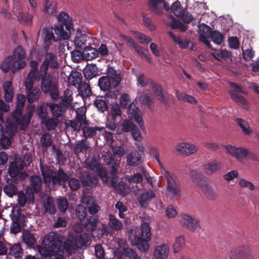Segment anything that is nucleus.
I'll return each mask as SVG.
<instances>
[{
    "label": "nucleus",
    "mask_w": 259,
    "mask_h": 259,
    "mask_svg": "<svg viewBox=\"0 0 259 259\" xmlns=\"http://www.w3.org/2000/svg\"><path fill=\"white\" fill-rule=\"evenodd\" d=\"M45 11L48 15H52L57 12V2L45 0Z\"/></svg>",
    "instance_id": "nucleus-53"
},
{
    "label": "nucleus",
    "mask_w": 259,
    "mask_h": 259,
    "mask_svg": "<svg viewBox=\"0 0 259 259\" xmlns=\"http://www.w3.org/2000/svg\"><path fill=\"white\" fill-rule=\"evenodd\" d=\"M94 105L101 112H104L108 110V101L102 97L96 98L94 101Z\"/></svg>",
    "instance_id": "nucleus-47"
},
{
    "label": "nucleus",
    "mask_w": 259,
    "mask_h": 259,
    "mask_svg": "<svg viewBox=\"0 0 259 259\" xmlns=\"http://www.w3.org/2000/svg\"><path fill=\"white\" fill-rule=\"evenodd\" d=\"M42 74L43 72L39 71L38 70L30 69L24 84H28L29 86L34 85V80L39 81L41 80Z\"/></svg>",
    "instance_id": "nucleus-31"
},
{
    "label": "nucleus",
    "mask_w": 259,
    "mask_h": 259,
    "mask_svg": "<svg viewBox=\"0 0 259 259\" xmlns=\"http://www.w3.org/2000/svg\"><path fill=\"white\" fill-rule=\"evenodd\" d=\"M127 113L128 116L132 118H134L138 123L140 128L142 131L145 130L144 121L141 117V113L139 108L134 104H130L128 105Z\"/></svg>",
    "instance_id": "nucleus-17"
},
{
    "label": "nucleus",
    "mask_w": 259,
    "mask_h": 259,
    "mask_svg": "<svg viewBox=\"0 0 259 259\" xmlns=\"http://www.w3.org/2000/svg\"><path fill=\"white\" fill-rule=\"evenodd\" d=\"M108 224L109 226L115 231H120L123 228L122 223L113 214H109Z\"/></svg>",
    "instance_id": "nucleus-46"
},
{
    "label": "nucleus",
    "mask_w": 259,
    "mask_h": 259,
    "mask_svg": "<svg viewBox=\"0 0 259 259\" xmlns=\"http://www.w3.org/2000/svg\"><path fill=\"white\" fill-rule=\"evenodd\" d=\"M22 241L29 248H34L36 242L33 234L28 230L23 232L22 234Z\"/></svg>",
    "instance_id": "nucleus-38"
},
{
    "label": "nucleus",
    "mask_w": 259,
    "mask_h": 259,
    "mask_svg": "<svg viewBox=\"0 0 259 259\" xmlns=\"http://www.w3.org/2000/svg\"><path fill=\"white\" fill-rule=\"evenodd\" d=\"M47 106L50 108L52 114L56 117L63 116L66 110V107L62 104L49 102L47 103Z\"/></svg>",
    "instance_id": "nucleus-27"
},
{
    "label": "nucleus",
    "mask_w": 259,
    "mask_h": 259,
    "mask_svg": "<svg viewBox=\"0 0 259 259\" xmlns=\"http://www.w3.org/2000/svg\"><path fill=\"white\" fill-rule=\"evenodd\" d=\"M139 101L142 104L144 105L148 109L151 110H153L154 106L153 99L148 94H145L141 96L139 98Z\"/></svg>",
    "instance_id": "nucleus-52"
},
{
    "label": "nucleus",
    "mask_w": 259,
    "mask_h": 259,
    "mask_svg": "<svg viewBox=\"0 0 259 259\" xmlns=\"http://www.w3.org/2000/svg\"><path fill=\"white\" fill-rule=\"evenodd\" d=\"M57 207L60 211L65 212L68 208L69 203L65 197H60L57 200Z\"/></svg>",
    "instance_id": "nucleus-57"
},
{
    "label": "nucleus",
    "mask_w": 259,
    "mask_h": 259,
    "mask_svg": "<svg viewBox=\"0 0 259 259\" xmlns=\"http://www.w3.org/2000/svg\"><path fill=\"white\" fill-rule=\"evenodd\" d=\"M83 55L87 60H92L98 56V52L91 46L85 47L82 52Z\"/></svg>",
    "instance_id": "nucleus-43"
},
{
    "label": "nucleus",
    "mask_w": 259,
    "mask_h": 259,
    "mask_svg": "<svg viewBox=\"0 0 259 259\" xmlns=\"http://www.w3.org/2000/svg\"><path fill=\"white\" fill-rule=\"evenodd\" d=\"M75 214L80 222L84 221L87 216V209L82 205H78L75 209Z\"/></svg>",
    "instance_id": "nucleus-63"
},
{
    "label": "nucleus",
    "mask_w": 259,
    "mask_h": 259,
    "mask_svg": "<svg viewBox=\"0 0 259 259\" xmlns=\"http://www.w3.org/2000/svg\"><path fill=\"white\" fill-rule=\"evenodd\" d=\"M224 35L218 30L212 31L210 34L211 40L215 44L220 45L224 40Z\"/></svg>",
    "instance_id": "nucleus-56"
},
{
    "label": "nucleus",
    "mask_w": 259,
    "mask_h": 259,
    "mask_svg": "<svg viewBox=\"0 0 259 259\" xmlns=\"http://www.w3.org/2000/svg\"><path fill=\"white\" fill-rule=\"evenodd\" d=\"M169 252V248L166 244L157 246L154 252V256L157 259H165Z\"/></svg>",
    "instance_id": "nucleus-36"
},
{
    "label": "nucleus",
    "mask_w": 259,
    "mask_h": 259,
    "mask_svg": "<svg viewBox=\"0 0 259 259\" xmlns=\"http://www.w3.org/2000/svg\"><path fill=\"white\" fill-rule=\"evenodd\" d=\"M120 161L113 158H110L108 168L110 171L112 178L116 177V175L117 173L119 167Z\"/></svg>",
    "instance_id": "nucleus-48"
},
{
    "label": "nucleus",
    "mask_w": 259,
    "mask_h": 259,
    "mask_svg": "<svg viewBox=\"0 0 259 259\" xmlns=\"http://www.w3.org/2000/svg\"><path fill=\"white\" fill-rule=\"evenodd\" d=\"M111 182L113 188L118 194L123 196L127 194L126 184L118 179L117 177L111 178Z\"/></svg>",
    "instance_id": "nucleus-28"
},
{
    "label": "nucleus",
    "mask_w": 259,
    "mask_h": 259,
    "mask_svg": "<svg viewBox=\"0 0 259 259\" xmlns=\"http://www.w3.org/2000/svg\"><path fill=\"white\" fill-rule=\"evenodd\" d=\"M80 181L82 186L88 190L95 188L98 183V178L95 174L86 171L81 172Z\"/></svg>",
    "instance_id": "nucleus-14"
},
{
    "label": "nucleus",
    "mask_w": 259,
    "mask_h": 259,
    "mask_svg": "<svg viewBox=\"0 0 259 259\" xmlns=\"http://www.w3.org/2000/svg\"><path fill=\"white\" fill-rule=\"evenodd\" d=\"M8 245V255L14 256L15 258H19L22 257L23 255V249L20 243L14 244L9 243Z\"/></svg>",
    "instance_id": "nucleus-24"
},
{
    "label": "nucleus",
    "mask_w": 259,
    "mask_h": 259,
    "mask_svg": "<svg viewBox=\"0 0 259 259\" xmlns=\"http://www.w3.org/2000/svg\"><path fill=\"white\" fill-rule=\"evenodd\" d=\"M226 150L230 154L235 157L238 161H242L247 156L248 151L242 148H236L231 145H227Z\"/></svg>",
    "instance_id": "nucleus-21"
},
{
    "label": "nucleus",
    "mask_w": 259,
    "mask_h": 259,
    "mask_svg": "<svg viewBox=\"0 0 259 259\" xmlns=\"http://www.w3.org/2000/svg\"><path fill=\"white\" fill-rule=\"evenodd\" d=\"M59 65L57 62V57L53 53H48L40 67V71L48 72V68H57Z\"/></svg>",
    "instance_id": "nucleus-16"
},
{
    "label": "nucleus",
    "mask_w": 259,
    "mask_h": 259,
    "mask_svg": "<svg viewBox=\"0 0 259 259\" xmlns=\"http://www.w3.org/2000/svg\"><path fill=\"white\" fill-rule=\"evenodd\" d=\"M141 154L138 151H132L127 155V162L130 166H137L141 163Z\"/></svg>",
    "instance_id": "nucleus-34"
},
{
    "label": "nucleus",
    "mask_w": 259,
    "mask_h": 259,
    "mask_svg": "<svg viewBox=\"0 0 259 259\" xmlns=\"http://www.w3.org/2000/svg\"><path fill=\"white\" fill-rule=\"evenodd\" d=\"M172 13L176 16L180 17L183 15V8L181 7L180 2L178 1L174 3L171 7Z\"/></svg>",
    "instance_id": "nucleus-59"
},
{
    "label": "nucleus",
    "mask_w": 259,
    "mask_h": 259,
    "mask_svg": "<svg viewBox=\"0 0 259 259\" xmlns=\"http://www.w3.org/2000/svg\"><path fill=\"white\" fill-rule=\"evenodd\" d=\"M107 72V76L109 77L112 83L111 92H109L107 96L110 97L111 99H116L119 95V90L117 87L121 81L120 74L113 67L109 66H108Z\"/></svg>",
    "instance_id": "nucleus-9"
},
{
    "label": "nucleus",
    "mask_w": 259,
    "mask_h": 259,
    "mask_svg": "<svg viewBox=\"0 0 259 259\" xmlns=\"http://www.w3.org/2000/svg\"><path fill=\"white\" fill-rule=\"evenodd\" d=\"M81 130L82 131L83 136L85 139L87 140L89 138H93L96 136L97 131H101L103 130L102 127H100L97 126H89L87 125H84Z\"/></svg>",
    "instance_id": "nucleus-32"
},
{
    "label": "nucleus",
    "mask_w": 259,
    "mask_h": 259,
    "mask_svg": "<svg viewBox=\"0 0 259 259\" xmlns=\"http://www.w3.org/2000/svg\"><path fill=\"white\" fill-rule=\"evenodd\" d=\"M183 227L191 232H194L198 226L199 221L195 217L184 214L181 221Z\"/></svg>",
    "instance_id": "nucleus-20"
},
{
    "label": "nucleus",
    "mask_w": 259,
    "mask_h": 259,
    "mask_svg": "<svg viewBox=\"0 0 259 259\" xmlns=\"http://www.w3.org/2000/svg\"><path fill=\"white\" fill-rule=\"evenodd\" d=\"M87 35L82 33L80 31H77L73 42L76 48L82 49L85 45L87 40Z\"/></svg>",
    "instance_id": "nucleus-45"
},
{
    "label": "nucleus",
    "mask_w": 259,
    "mask_h": 259,
    "mask_svg": "<svg viewBox=\"0 0 259 259\" xmlns=\"http://www.w3.org/2000/svg\"><path fill=\"white\" fill-rule=\"evenodd\" d=\"M166 179V196L171 200H176L181 195V186L180 181L177 179L173 173L166 170L164 173Z\"/></svg>",
    "instance_id": "nucleus-4"
},
{
    "label": "nucleus",
    "mask_w": 259,
    "mask_h": 259,
    "mask_svg": "<svg viewBox=\"0 0 259 259\" xmlns=\"http://www.w3.org/2000/svg\"><path fill=\"white\" fill-rule=\"evenodd\" d=\"M221 167V163L216 160L211 161L205 166L206 172L208 175H212L217 172L219 170Z\"/></svg>",
    "instance_id": "nucleus-44"
},
{
    "label": "nucleus",
    "mask_w": 259,
    "mask_h": 259,
    "mask_svg": "<svg viewBox=\"0 0 259 259\" xmlns=\"http://www.w3.org/2000/svg\"><path fill=\"white\" fill-rule=\"evenodd\" d=\"M155 197V193L151 190L142 193L138 199L140 206L143 208L147 207L152 199Z\"/></svg>",
    "instance_id": "nucleus-29"
},
{
    "label": "nucleus",
    "mask_w": 259,
    "mask_h": 259,
    "mask_svg": "<svg viewBox=\"0 0 259 259\" xmlns=\"http://www.w3.org/2000/svg\"><path fill=\"white\" fill-rule=\"evenodd\" d=\"M189 176L195 185L203 187V185L206 184V177L196 170H191Z\"/></svg>",
    "instance_id": "nucleus-30"
},
{
    "label": "nucleus",
    "mask_w": 259,
    "mask_h": 259,
    "mask_svg": "<svg viewBox=\"0 0 259 259\" xmlns=\"http://www.w3.org/2000/svg\"><path fill=\"white\" fill-rule=\"evenodd\" d=\"M89 147V142L84 139L76 144L74 150L75 152H82L83 150H87Z\"/></svg>",
    "instance_id": "nucleus-58"
},
{
    "label": "nucleus",
    "mask_w": 259,
    "mask_h": 259,
    "mask_svg": "<svg viewBox=\"0 0 259 259\" xmlns=\"http://www.w3.org/2000/svg\"><path fill=\"white\" fill-rule=\"evenodd\" d=\"M39 166L44 182L46 185H51L52 187L56 186L64 187L68 182L71 191H76L80 188L79 180L74 178L70 179L62 168H59L56 171L51 166L42 164L41 161Z\"/></svg>",
    "instance_id": "nucleus-1"
},
{
    "label": "nucleus",
    "mask_w": 259,
    "mask_h": 259,
    "mask_svg": "<svg viewBox=\"0 0 259 259\" xmlns=\"http://www.w3.org/2000/svg\"><path fill=\"white\" fill-rule=\"evenodd\" d=\"M86 112L87 109L85 107L78 108L75 111L76 116L74 119L83 125H88L89 122L87 119Z\"/></svg>",
    "instance_id": "nucleus-37"
},
{
    "label": "nucleus",
    "mask_w": 259,
    "mask_h": 259,
    "mask_svg": "<svg viewBox=\"0 0 259 259\" xmlns=\"http://www.w3.org/2000/svg\"><path fill=\"white\" fill-rule=\"evenodd\" d=\"M26 93V98L29 103H33L38 100L41 96L39 89L33 85L29 86L28 84H24Z\"/></svg>",
    "instance_id": "nucleus-19"
},
{
    "label": "nucleus",
    "mask_w": 259,
    "mask_h": 259,
    "mask_svg": "<svg viewBox=\"0 0 259 259\" xmlns=\"http://www.w3.org/2000/svg\"><path fill=\"white\" fill-rule=\"evenodd\" d=\"M31 118V113L28 112L25 114L23 116L15 120V124L19 126L21 131L25 130L28 126Z\"/></svg>",
    "instance_id": "nucleus-33"
},
{
    "label": "nucleus",
    "mask_w": 259,
    "mask_h": 259,
    "mask_svg": "<svg viewBox=\"0 0 259 259\" xmlns=\"http://www.w3.org/2000/svg\"><path fill=\"white\" fill-rule=\"evenodd\" d=\"M98 223V218L94 215H92L89 218L87 219L86 221L82 223V225L87 231L92 232L95 230Z\"/></svg>",
    "instance_id": "nucleus-41"
},
{
    "label": "nucleus",
    "mask_w": 259,
    "mask_h": 259,
    "mask_svg": "<svg viewBox=\"0 0 259 259\" xmlns=\"http://www.w3.org/2000/svg\"><path fill=\"white\" fill-rule=\"evenodd\" d=\"M141 236L135 237L134 244L141 251L146 252L149 248L148 242L151 240V227L148 223L144 222L141 225Z\"/></svg>",
    "instance_id": "nucleus-8"
},
{
    "label": "nucleus",
    "mask_w": 259,
    "mask_h": 259,
    "mask_svg": "<svg viewBox=\"0 0 259 259\" xmlns=\"http://www.w3.org/2000/svg\"><path fill=\"white\" fill-rule=\"evenodd\" d=\"M251 250L248 246L240 245L228 252L230 259H250Z\"/></svg>",
    "instance_id": "nucleus-13"
},
{
    "label": "nucleus",
    "mask_w": 259,
    "mask_h": 259,
    "mask_svg": "<svg viewBox=\"0 0 259 259\" xmlns=\"http://www.w3.org/2000/svg\"><path fill=\"white\" fill-rule=\"evenodd\" d=\"M13 62V57L12 56H9L6 58L1 63V68L2 70L5 73L9 72L11 69H12Z\"/></svg>",
    "instance_id": "nucleus-55"
},
{
    "label": "nucleus",
    "mask_w": 259,
    "mask_h": 259,
    "mask_svg": "<svg viewBox=\"0 0 259 259\" xmlns=\"http://www.w3.org/2000/svg\"><path fill=\"white\" fill-rule=\"evenodd\" d=\"M44 243L43 247L38 248V251L41 256H50L51 253L58 252L63 243L60 235L53 232L46 236Z\"/></svg>",
    "instance_id": "nucleus-3"
},
{
    "label": "nucleus",
    "mask_w": 259,
    "mask_h": 259,
    "mask_svg": "<svg viewBox=\"0 0 259 259\" xmlns=\"http://www.w3.org/2000/svg\"><path fill=\"white\" fill-rule=\"evenodd\" d=\"M229 85L231 87L233 88L234 90L230 91L229 94L231 98L235 102L243 106L247 105V102L244 97L240 95V93H244L242 88L237 83L234 82H230Z\"/></svg>",
    "instance_id": "nucleus-15"
},
{
    "label": "nucleus",
    "mask_w": 259,
    "mask_h": 259,
    "mask_svg": "<svg viewBox=\"0 0 259 259\" xmlns=\"http://www.w3.org/2000/svg\"><path fill=\"white\" fill-rule=\"evenodd\" d=\"M161 3H163V7L166 11L169 10V4L168 3L164 2V0H149L148 7L154 14L161 15L163 14L162 8L159 6V5Z\"/></svg>",
    "instance_id": "nucleus-18"
},
{
    "label": "nucleus",
    "mask_w": 259,
    "mask_h": 259,
    "mask_svg": "<svg viewBox=\"0 0 259 259\" xmlns=\"http://www.w3.org/2000/svg\"><path fill=\"white\" fill-rule=\"evenodd\" d=\"M53 143V141L50 134L46 133L44 134L40 140V143L42 147L48 148Z\"/></svg>",
    "instance_id": "nucleus-61"
},
{
    "label": "nucleus",
    "mask_w": 259,
    "mask_h": 259,
    "mask_svg": "<svg viewBox=\"0 0 259 259\" xmlns=\"http://www.w3.org/2000/svg\"><path fill=\"white\" fill-rule=\"evenodd\" d=\"M203 191L204 193L205 197L210 200H214L218 197V193L215 191L213 189L206 185V184L203 185Z\"/></svg>",
    "instance_id": "nucleus-51"
},
{
    "label": "nucleus",
    "mask_w": 259,
    "mask_h": 259,
    "mask_svg": "<svg viewBox=\"0 0 259 259\" xmlns=\"http://www.w3.org/2000/svg\"><path fill=\"white\" fill-rule=\"evenodd\" d=\"M98 74L97 67L95 64H91L86 66L83 70L85 78L90 80L96 76Z\"/></svg>",
    "instance_id": "nucleus-42"
},
{
    "label": "nucleus",
    "mask_w": 259,
    "mask_h": 259,
    "mask_svg": "<svg viewBox=\"0 0 259 259\" xmlns=\"http://www.w3.org/2000/svg\"><path fill=\"white\" fill-rule=\"evenodd\" d=\"M177 150L184 155L193 154L198 150V147L188 143H181L177 146Z\"/></svg>",
    "instance_id": "nucleus-22"
},
{
    "label": "nucleus",
    "mask_w": 259,
    "mask_h": 259,
    "mask_svg": "<svg viewBox=\"0 0 259 259\" xmlns=\"http://www.w3.org/2000/svg\"><path fill=\"white\" fill-rule=\"evenodd\" d=\"M24 165L20 158H16L9 166L8 174L11 182L15 184L22 182L28 177V174L23 170Z\"/></svg>",
    "instance_id": "nucleus-6"
},
{
    "label": "nucleus",
    "mask_w": 259,
    "mask_h": 259,
    "mask_svg": "<svg viewBox=\"0 0 259 259\" xmlns=\"http://www.w3.org/2000/svg\"><path fill=\"white\" fill-rule=\"evenodd\" d=\"M40 80V88L45 94L49 93L51 99L56 100L59 97L57 83L53 80L52 76L48 72H43Z\"/></svg>",
    "instance_id": "nucleus-7"
},
{
    "label": "nucleus",
    "mask_w": 259,
    "mask_h": 259,
    "mask_svg": "<svg viewBox=\"0 0 259 259\" xmlns=\"http://www.w3.org/2000/svg\"><path fill=\"white\" fill-rule=\"evenodd\" d=\"M68 82L72 85L76 86L82 82V76L80 72L72 71L68 77Z\"/></svg>",
    "instance_id": "nucleus-39"
},
{
    "label": "nucleus",
    "mask_w": 259,
    "mask_h": 259,
    "mask_svg": "<svg viewBox=\"0 0 259 259\" xmlns=\"http://www.w3.org/2000/svg\"><path fill=\"white\" fill-rule=\"evenodd\" d=\"M30 185L27 188L26 193L28 195L29 203H34V197L33 193H38L41 189L42 185L41 179L36 175H33L30 178Z\"/></svg>",
    "instance_id": "nucleus-11"
},
{
    "label": "nucleus",
    "mask_w": 259,
    "mask_h": 259,
    "mask_svg": "<svg viewBox=\"0 0 259 259\" xmlns=\"http://www.w3.org/2000/svg\"><path fill=\"white\" fill-rule=\"evenodd\" d=\"M43 206L45 212L50 215L56 213L57 209L54 203V198L49 195L43 199Z\"/></svg>",
    "instance_id": "nucleus-26"
},
{
    "label": "nucleus",
    "mask_w": 259,
    "mask_h": 259,
    "mask_svg": "<svg viewBox=\"0 0 259 259\" xmlns=\"http://www.w3.org/2000/svg\"><path fill=\"white\" fill-rule=\"evenodd\" d=\"M58 24L55 25L51 30L46 31L45 42L50 45L51 40L54 41H65L69 39L71 30H73L72 20L69 15L64 12L58 16Z\"/></svg>",
    "instance_id": "nucleus-2"
},
{
    "label": "nucleus",
    "mask_w": 259,
    "mask_h": 259,
    "mask_svg": "<svg viewBox=\"0 0 259 259\" xmlns=\"http://www.w3.org/2000/svg\"><path fill=\"white\" fill-rule=\"evenodd\" d=\"M143 23L145 27L150 31H154L156 29V26L153 23L151 18L148 17L145 14L142 15Z\"/></svg>",
    "instance_id": "nucleus-60"
},
{
    "label": "nucleus",
    "mask_w": 259,
    "mask_h": 259,
    "mask_svg": "<svg viewBox=\"0 0 259 259\" xmlns=\"http://www.w3.org/2000/svg\"><path fill=\"white\" fill-rule=\"evenodd\" d=\"M12 182L8 183L3 187L4 193L10 198H12L14 196L16 195L19 191L17 187Z\"/></svg>",
    "instance_id": "nucleus-40"
},
{
    "label": "nucleus",
    "mask_w": 259,
    "mask_h": 259,
    "mask_svg": "<svg viewBox=\"0 0 259 259\" xmlns=\"http://www.w3.org/2000/svg\"><path fill=\"white\" fill-rule=\"evenodd\" d=\"M13 62L12 66V71L15 72L17 70H19L24 68L26 63L24 60L26 56V52L22 46L17 47L14 51L13 54Z\"/></svg>",
    "instance_id": "nucleus-10"
},
{
    "label": "nucleus",
    "mask_w": 259,
    "mask_h": 259,
    "mask_svg": "<svg viewBox=\"0 0 259 259\" xmlns=\"http://www.w3.org/2000/svg\"><path fill=\"white\" fill-rule=\"evenodd\" d=\"M78 92L83 98L89 97L92 94L90 86L87 83L83 82L78 85Z\"/></svg>",
    "instance_id": "nucleus-49"
},
{
    "label": "nucleus",
    "mask_w": 259,
    "mask_h": 259,
    "mask_svg": "<svg viewBox=\"0 0 259 259\" xmlns=\"http://www.w3.org/2000/svg\"><path fill=\"white\" fill-rule=\"evenodd\" d=\"M83 124L79 123L75 119L69 120L68 122L65 123L66 127H70L73 131L76 132H78L80 129H81V126Z\"/></svg>",
    "instance_id": "nucleus-62"
},
{
    "label": "nucleus",
    "mask_w": 259,
    "mask_h": 259,
    "mask_svg": "<svg viewBox=\"0 0 259 259\" xmlns=\"http://www.w3.org/2000/svg\"><path fill=\"white\" fill-rule=\"evenodd\" d=\"M98 85L101 90L105 92V98L111 99L110 97L107 96L109 92H111L112 83L109 77L107 76H102L98 80Z\"/></svg>",
    "instance_id": "nucleus-23"
},
{
    "label": "nucleus",
    "mask_w": 259,
    "mask_h": 259,
    "mask_svg": "<svg viewBox=\"0 0 259 259\" xmlns=\"http://www.w3.org/2000/svg\"><path fill=\"white\" fill-rule=\"evenodd\" d=\"M110 113L114 122H116L117 118H119L120 119H121V111L119 105L117 103L112 105L110 110Z\"/></svg>",
    "instance_id": "nucleus-54"
},
{
    "label": "nucleus",
    "mask_w": 259,
    "mask_h": 259,
    "mask_svg": "<svg viewBox=\"0 0 259 259\" xmlns=\"http://www.w3.org/2000/svg\"><path fill=\"white\" fill-rule=\"evenodd\" d=\"M12 84L10 81L6 82L3 86L5 91V99L6 102H10L12 101L14 97V92L12 88Z\"/></svg>",
    "instance_id": "nucleus-50"
},
{
    "label": "nucleus",
    "mask_w": 259,
    "mask_h": 259,
    "mask_svg": "<svg viewBox=\"0 0 259 259\" xmlns=\"http://www.w3.org/2000/svg\"><path fill=\"white\" fill-rule=\"evenodd\" d=\"M74 242L76 248H82L90 245L91 242V239L89 234L82 233L75 236Z\"/></svg>",
    "instance_id": "nucleus-25"
},
{
    "label": "nucleus",
    "mask_w": 259,
    "mask_h": 259,
    "mask_svg": "<svg viewBox=\"0 0 259 259\" xmlns=\"http://www.w3.org/2000/svg\"><path fill=\"white\" fill-rule=\"evenodd\" d=\"M10 217L12 221L10 226L11 233L16 234L20 232L22 229L26 226L27 217L22 213L21 208L18 206L13 207Z\"/></svg>",
    "instance_id": "nucleus-5"
},
{
    "label": "nucleus",
    "mask_w": 259,
    "mask_h": 259,
    "mask_svg": "<svg viewBox=\"0 0 259 259\" xmlns=\"http://www.w3.org/2000/svg\"><path fill=\"white\" fill-rule=\"evenodd\" d=\"M121 132L124 133L131 132L132 137L135 141L140 142L142 140L141 133L138 127L129 119H125L121 124Z\"/></svg>",
    "instance_id": "nucleus-12"
},
{
    "label": "nucleus",
    "mask_w": 259,
    "mask_h": 259,
    "mask_svg": "<svg viewBox=\"0 0 259 259\" xmlns=\"http://www.w3.org/2000/svg\"><path fill=\"white\" fill-rule=\"evenodd\" d=\"M150 85L154 92V94L157 99L161 102H165L166 99L162 87L153 81L150 82Z\"/></svg>",
    "instance_id": "nucleus-35"
},
{
    "label": "nucleus",
    "mask_w": 259,
    "mask_h": 259,
    "mask_svg": "<svg viewBox=\"0 0 259 259\" xmlns=\"http://www.w3.org/2000/svg\"><path fill=\"white\" fill-rule=\"evenodd\" d=\"M17 130V126L15 123H9L4 131L5 134L8 135L10 138H12L15 135Z\"/></svg>",
    "instance_id": "nucleus-64"
}]
</instances>
